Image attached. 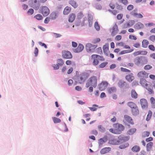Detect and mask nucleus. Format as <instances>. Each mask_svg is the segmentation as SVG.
I'll list each match as a JSON object with an SVG mask.
<instances>
[{
	"mask_svg": "<svg viewBox=\"0 0 155 155\" xmlns=\"http://www.w3.org/2000/svg\"><path fill=\"white\" fill-rule=\"evenodd\" d=\"M118 1L119 3H121L125 5L128 4V1L127 0H118Z\"/></svg>",
	"mask_w": 155,
	"mask_h": 155,
	"instance_id": "obj_46",
	"label": "nucleus"
},
{
	"mask_svg": "<svg viewBox=\"0 0 155 155\" xmlns=\"http://www.w3.org/2000/svg\"><path fill=\"white\" fill-rule=\"evenodd\" d=\"M71 10V8L70 7L68 6L66 7L63 12V14L65 15H68L70 13Z\"/></svg>",
	"mask_w": 155,
	"mask_h": 155,
	"instance_id": "obj_26",
	"label": "nucleus"
},
{
	"mask_svg": "<svg viewBox=\"0 0 155 155\" xmlns=\"http://www.w3.org/2000/svg\"><path fill=\"white\" fill-rule=\"evenodd\" d=\"M125 120L131 124H134V122L132 118L128 115H125L124 116Z\"/></svg>",
	"mask_w": 155,
	"mask_h": 155,
	"instance_id": "obj_16",
	"label": "nucleus"
},
{
	"mask_svg": "<svg viewBox=\"0 0 155 155\" xmlns=\"http://www.w3.org/2000/svg\"><path fill=\"white\" fill-rule=\"evenodd\" d=\"M108 64L107 62H104L101 63L99 66L100 68H104Z\"/></svg>",
	"mask_w": 155,
	"mask_h": 155,
	"instance_id": "obj_51",
	"label": "nucleus"
},
{
	"mask_svg": "<svg viewBox=\"0 0 155 155\" xmlns=\"http://www.w3.org/2000/svg\"><path fill=\"white\" fill-rule=\"evenodd\" d=\"M122 37L120 35H117L115 38V40L117 41H119L121 39Z\"/></svg>",
	"mask_w": 155,
	"mask_h": 155,
	"instance_id": "obj_60",
	"label": "nucleus"
},
{
	"mask_svg": "<svg viewBox=\"0 0 155 155\" xmlns=\"http://www.w3.org/2000/svg\"><path fill=\"white\" fill-rule=\"evenodd\" d=\"M107 138L104 137L102 138H101L98 140V143L100 145H102L107 141Z\"/></svg>",
	"mask_w": 155,
	"mask_h": 155,
	"instance_id": "obj_33",
	"label": "nucleus"
},
{
	"mask_svg": "<svg viewBox=\"0 0 155 155\" xmlns=\"http://www.w3.org/2000/svg\"><path fill=\"white\" fill-rule=\"evenodd\" d=\"M146 88L148 90L149 92V93L150 94H151L153 93V90L152 87L150 86V87H146Z\"/></svg>",
	"mask_w": 155,
	"mask_h": 155,
	"instance_id": "obj_52",
	"label": "nucleus"
},
{
	"mask_svg": "<svg viewBox=\"0 0 155 155\" xmlns=\"http://www.w3.org/2000/svg\"><path fill=\"white\" fill-rule=\"evenodd\" d=\"M111 150V148L109 147H104L100 151V153L104 154L108 153Z\"/></svg>",
	"mask_w": 155,
	"mask_h": 155,
	"instance_id": "obj_19",
	"label": "nucleus"
},
{
	"mask_svg": "<svg viewBox=\"0 0 155 155\" xmlns=\"http://www.w3.org/2000/svg\"><path fill=\"white\" fill-rule=\"evenodd\" d=\"M109 6L112 9H114L115 7L114 4L112 2H111L109 4Z\"/></svg>",
	"mask_w": 155,
	"mask_h": 155,
	"instance_id": "obj_63",
	"label": "nucleus"
},
{
	"mask_svg": "<svg viewBox=\"0 0 155 155\" xmlns=\"http://www.w3.org/2000/svg\"><path fill=\"white\" fill-rule=\"evenodd\" d=\"M133 51V50H132L130 51H129L128 50H123L120 51L119 53V55L123 54H125L128 53L132 51Z\"/></svg>",
	"mask_w": 155,
	"mask_h": 155,
	"instance_id": "obj_43",
	"label": "nucleus"
},
{
	"mask_svg": "<svg viewBox=\"0 0 155 155\" xmlns=\"http://www.w3.org/2000/svg\"><path fill=\"white\" fill-rule=\"evenodd\" d=\"M76 17L74 13L71 14L69 16L68 21L70 22H73Z\"/></svg>",
	"mask_w": 155,
	"mask_h": 155,
	"instance_id": "obj_28",
	"label": "nucleus"
},
{
	"mask_svg": "<svg viewBox=\"0 0 155 155\" xmlns=\"http://www.w3.org/2000/svg\"><path fill=\"white\" fill-rule=\"evenodd\" d=\"M135 23L134 20H130L126 22L124 25V28H127L132 26Z\"/></svg>",
	"mask_w": 155,
	"mask_h": 155,
	"instance_id": "obj_15",
	"label": "nucleus"
},
{
	"mask_svg": "<svg viewBox=\"0 0 155 155\" xmlns=\"http://www.w3.org/2000/svg\"><path fill=\"white\" fill-rule=\"evenodd\" d=\"M149 82H147L145 79H141L140 80V84L145 87H146L148 86V83Z\"/></svg>",
	"mask_w": 155,
	"mask_h": 155,
	"instance_id": "obj_22",
	"label": "nucleus"
},
{
	"mask_svg": "<svg viewBox=\"0 0 155 155\" xmlns=\"http://www.w3.org/2000/svg\"><path fill=\"white\" fill-rule=\"evenodd\" d=\"M117 91L116 88L114 87L108 88L107 91L109 94H111L115 93Z\"/></svg>",
	"mask_w": 155,
	"mask_h": 155,
	"instance_id": "obj_24",
	"label": "nucleus"
},
{
	"mask_svg": "<svg viewBox=\"0 0 155 155\" xmlns=\"http://www.w3.org/2000/svg\"><path fill=\"white\" fill-rule=\"evenodd\" d=\"M101 40L99 38H96L94 39L92 41V43L94 44H95L99 42Z\"/></svg>",
	"mask_w": 155,
	"mask_h": 155,
	"instance_id": "obj_53",
	"label": "nucleus"
},
{
	"mask_svg": "<svg viewBox=\"0 0 155 155\" xmlns=\"http://www.w3.org/2000/svg\"><path fill=\"white\" fill-rule=\"evenodd\" d=\"M143 60H145L147 61V59L145 57L140 56L136 57L134 60L135 64L137 65H139L140 64H143Z\"/></svg>",
	"mask_w": 155,
	"mask_h": 155,
	"instance_id": "obj_8",
	"label": "nucleus"
},
{
	"mask_svg": "<svg viewBox=\"0 0 155 155\" xmlns=\"http://www.w3.org/2000/svg\"><path fill=\"white\" fill-rule=\"evenodd\" d=\"M148 74L145 71H142L139 72L137 74V76L141 78H147L148 77Z\"/></svg>",
	"mask_w": 155,
	"mask_h": 155,
	"instance_id": "obj_14",
	"label": "nucleus"
},
{
	"mask_svg": "<svg viewBox=\"0 0 155 155\" xmlns=\"http://www.w3.org/2000/svg\"><path fill=\"white\" fill-rule=\"evenodd\" d=\"M109 131L110 132L114 134H117V133L115 129V128H114V129L113 128H110L109 129Z\"/></svg>",
	"mask_w": 155,
	"mask_h": 155,
	"instance_id": "obj_57",
	"label": "nucleus"
},
{
	"mask_svg": "<svg viewBox=\"0 0 155 155\" xmlns=\"http://www.w3.org/2000/svg\"><path fill=\"white\" fill-rule=\"evenodd\" d=\"M125 83L126 82L125 81L120 80L119 81L118 85L119 87L122 88L124 86Z\"/></svg>",
	"mask_w": 155,
	"mask_h": 155,
	"instance_id": "obj_37",
	"label": "nucleus"
},
{
	"mask_svg": "<svg viewBox=\"0 0 155 155\" xmlns=\"http://www.w3.org/2000/svg\"><path fill=\"white\" fill-rule=\"evenodd\" d=\"M131 74H128L126 75L125 77L126 80L128 82H131L134 79V77L133 76V74L132 73Z\"/></svg>",
	"mask_w": 155,
	"mask_h": 155,
	"instance_id": "obj_27",
	"label": "nucleus"
},
{
	"mask_svg": "<svg viewBox=\"0 0 155 155\" xmlns=\"http://www.w3.org/2000/svg\"><path fill=\"white\" fill-rule=\"evenodd\" d=\"M34 18L38 20H41L43 19V17L42 15L40 14H38L34 17Z\"/></svg>",
	"mask_w": 155,
	"mask_h": 155,
	"instance_id": "obj_42",
	"label": "nucleus"
},
{
	"mask_svg": "<svg viewBox=\"0 0 155 155\" xmlns=\"http://www.w3.org/2000/svg\"><path fill=\"white\" fill-rule=\"evenodd\" d=\"M57 64L60 66H62L64 64V61L62 59H59L57 60Z\"/></svg>",
	"mask_w": 155,
	"mask_h": 155,
	"instance_id": "obj_45",
	"label": "nucleus"
},
{
	"mask_svg": "<svg viewBox=\"0 0 155 155\" xmlns=\"http://www.w3.org/2000/svg\"><path fill=\"white\" fill-rule=\"evenodd\" d=\"M50 18L49 17H46L44 20V22L45 24H48L50 21Z\"/></svg>",
	"mask_w": 155,
	"mask_h": 155,
	"instance_id": "obj_61",
	"label": "nucleus"
},
{
	"mask_svg": "<svg viewBox=\"0 0 155 155\" xmlns=\"http://www.w3.org/2000/svg\"><path fill=\"white\" fill-rule=\"evenodd\" d=\"M129 146V144L128 143L122 144L119 146V148L120 149H124Z\"/></svg>",
	"mask_w": 155,
	"mask_h": 155,
	"instance_id": "obj_38",
	"label": "nucleus"
},
{
	"mask_svg": "<svg viewBox=\"0 0 155 155\" xmlns=\"http://www.w3.org/2000/svg\"><path fill=\"white\" fill-rule=\"evenodd\" d=\"M84 15L82 12H80L78 13L77 15V17L78 19H80L82 18Z\"/></svg>",
	"mask_w": 155,
	"mask_h": 155,
	"instance_id": "obj_47",
	"label": "nucleus"
},
{
	"mask_svg": "<svg viewBox=\"0 0 155 155\" xmlns=\"http://www.w3.org/2000/svg\"><path fill=\"white\" fill-rule=\"evenodd\" d=\"M131 113L134 116H137L139 114V110L137 106L131 110Z\"/></svg>",
	"mask_w": 155,
	"mask_h": 155,
	"instance_id": "obj_18",
	"label": "nucleus"
},
{
	"mask_svg": "<svg viewBox=\"0 0 155 155\" xmlns=\"http://www.w3.org/2000/svg\"><path fill=\"white\" fill-rule=\"evenodd\" d=\"M137 8L135 9L130 12V14L134 17H136L138 18H141L143 17V16L142 14L140 13H137Z\"/></svg>",
	"mask_w": 155,
	"mask_h": 155,
	"instance_id": "obj_11",
	"label": "nucleus"
},
{
	"mask_svg": "<svg viewBox=\"0 0 155 155\" xmlns=\"http://www.w3.org/2000/svg\"><path fill=\"white\" fill-rule=\"evenodd\" d=\"M148 48L150 50H152V51H154L155 50V47H154L153 45H150L149 46Z\"/></svg>",
	"mask_w": 155,
	"mask_h": 155,
	"instance_id": "obj_56",
	"label": "nucleus"
},
{
	"mask_svg": "<svg viewBox=\"0 0 155 155\" xmlns=\"http://www.w3.org/2000/svg\"><path fill=\"white\" fill-rule=\"evenodd\" d=\"M152 115V112L151 110H149L148 114L147 116L146 120L147 121H149L151 118Z\"/></svg>",
	"mask_w": 155,
	"mask_h": 155,
	"instance_id": "obj_41",
	"label": "nucleus"
},
{
	"mask_svg": "<svg viewBox=\"0 0 155 155\" xmlns=\"http://www.w3.org/2000/svg\"><path fill=\"white\" fill-rule=\"evenodd\" d=\"M108 85V83L105 81H102L98 85V88L100 91H102L105 89Z\"/></svg>",
	"mask_w": 155,
	"mask_h": 155,
	"instance_id": "obj_10",
	"label": "nucleus"
},
{
	"mask_svg": "<svg viewBox=\"0 0 155 155\" xmlns=\"http://www.w3.org/2000/svg\"><path fill=\"white\" fill-rule=\"evenodd\" d=\"M52 119L54 123H60L61 121V120L60 119L55 117H52Z\"/></svg>",
	"mask_w": 155,
	"mask_h": 155,
	"instance_id": "obj_40",
	"label": "nucleus"
},
{
	"mask_svg": "<svg viewBox=\"0 0 155 155\" xmlns=\"http://www.w3.org/2000/svg\"><path fill=\"white\" fill-rule=\"evenodd\" d=\"M97 76L94 75L91 76L87 81L86 87L88 88L90 86H93L94 87H95L97 85Z\"/></svg>",
	"mask_w": 155,
	"mask_h": 155,
	"instance_id": "obj_1",
	"label": "nucleus"
},
{
	"mask_svg": "<svg viewBox=\"0 0 155 155\" xmlns=\"http://www.w3.org/2000/svg\"><path fill=\"white\" fill-rule=\"evenodd\" d=\"M149 38L151 41L153 42H154L155 41V36L151 35L150 37Z\"/></svg>",
	"mask_w": 155,
	"mask_h": 155,
	"instance_id": "obj_64",
	"label": "nucleus"
},
{
	"mask_svg": "<svg viewBox=\"0 0 155 155\" xmlns=\"http://www.w3.org/2000/svg\"><path fill=\"white\" fill-rule=\"evenodd\" d=\"M92 21L93 17L88 14L87 15V19L86 17L84 18L80 25L82 26L86 25L88 23L89 26L91 27L92 25Z\"/></svg>",
	"mask_w": 155,
	"mask_h": 155,
	"instance_id": "obj_3",
	"label": "nucleus"
},
{
	"mask_svg": "<svg viewBox=\"0 0 155 155\" xmlns=\"http://www.w3.org/2000/svg\"><path fill=\"white\" fill-rule=\"evenodd\" d=\"M98 128L99 130L101 132H104L105 131V129L101 125H99L98 126Z\"/></svg>",
	"mask_w": 155,
	"mask_h": 155,
	"instance_id": "obj_44",
	"label": "nucleus"
},
{
	"mask_svg": "<svg viewBox=\"0 0 155 155\" xmlns=\"http://www.w3.org/2000/svg\"><path fill=\"white\" fill-rule=\"evenodd\" d=\"M103 49L104 53L107 54L109 50L108 44H106L105 45H103Z\"/></svg>",
	"mask_w": 155,
	"mask_h": 155,
	"instance_id": "obj_32",
	"label": "nucleus"
},
{
	"mask_svg": "<svg viewBox=\"0 0 155 155\" xmlns=\"http://www.w3.org/2000/svg\"><path fill=\"white\" fill-rule=\"evenodd\" d=\"M62 56L64 59H71L72 58V55L69 51L64 50L62 52Z\"/></svg>",
	"mask_w": 155,
	"mask_h": 155,
	"instance_id": "obj_7",
	"label": "nucleus"
},
{
	"mask_svg": "<svg viewBox=\"0 0 155 155\" xmlns=\"http://www.w3.org/2000/svg\"><path fill=\"white\" fill-rule=\"evenodd\" d=\"M94 27L97 30L99 31L100 29V27L98 22L96 21L94 23Z\"/></svg>",
	"mask_w": 155,
	"mask_h": 155,
	"instance_id": "obj_48",
	"label": "nucleus"
},
{
	"mask_svg": "<svg viewBox=\"0 0 155 155\" xmlns=\"http://www.w3.org/2000/svg\"><path fill=\"white\" fill-rule=\"evenodd\" d=\"M69 3L74 8H76L78 6V4L74 0H71L69 1Z\"/></svg>",
	"mask_w": 155,
	"mask_h": 155,
	"instance_id": "obj_35",
	"label": "nucleus"
},
{
	"mask_svg": "<svg viewBox=\"0 0 155 155\" xmlns=\"http://www.w3.org/2000/svg\"><path fill=\"white\" fill-rule=\"evenodd\" d=\"M113 127L115 128L117 133V134H120L121 133L122 131L124 129V127L120 124L116 123L113 124Z\"/></svg>",
	"mask_w": 155,
	"mask_h": 155,
	"instance_id": "obj_4",
	"label": "nucleus"
},
{
	"mask_svg": "<svg viewBox=\"0 0 155 155\" xmlns=\"http://www.w3.org/2000/svg\"><path fill=\"white\" fill-rule=\"evenodd\" d=\"M84 48V46L81 44H79L77 48L74 49V51L75 52H80L83 50Z\"/></svg>",
	"mask_w": 155,
	"mask_h": 155,
	"instance_id": "obj_21",
	"label": "nucleus"
},
{
	"mask_svg": "<svg viewBox=\"0 0 155 155\" xmlns=\"http://www.w3.org/2000/svg\"><path fill=\"white\" fill-rule=\"evenodd\" d=\"M127 105L131 109L135 108L137 106V105L134 103L130 101L127 103Z\"/></svg>",
	"mask_w": 155,
	"mask_h": 155,
	"instance_id": "obj_29",
	"label": "nucleus"
},
{
	"mask_svg": "<svg viewBox=\"0 0 155 155\" xmlns=\"http://www.w3.org/2000/svg\"><path fill=\"white\" fill-rule=\"evenodd\" d=\"M130 137L128 136H120L118 137V141L119 143H122L125 142L129 139Z\"/></svg>",
	"mask_w": 155,
	"mask_h": 155,
	"instance_id": "obj_13",
	"label": "nucleus"
},
{
	"mask_svg": "<svg viewBox=\"0 0 155 155\" xmlns=\"http://www.w3.org/2000/svg\"><path fill=\"white\" fill-rule=\"evenodd\" d=\"M150 135V132L148 131L144 132L143 133V137H148Z\"/></svg>",
	"mask_w": 155,
	"mask_h": 155,
	"instance_id": "obj_50",
	"label": "nucleus"
},
{
	"mask_svg": "<svg viewBox=\"0 0 155 155\" xmlns=\"http://www.w3.org/2000/svg\"><path fill=\"white\" fill-rule=\"evenodd\" d=\"M41 12L44 16L48 15L50 13L49 9L46 6H41L40 9Z\"/></svg>",
	"mask_w": 155,
	"mask_h": 155,
	"instance_id": "obj_6",
	"label": "nucleus"
},
{
	"mask_svg": "<svg viewBox=\"0 0 155 155\" xmlns=\"http://www.w3.org/2000/svg\"><path fill=\"white\" fill-rule=\"evenodd\" d=\"M152 68V66L149 65H145L144 67V69L145 70H149Z\"/></svg>",
	"mask_w": 155,
	"mask_h": 155,
	"instance_id": "obj_62",
	"label": "nucleus"
},
{
	"mask_svg": "<svg viewBox=\"0 0 155 155\" xmlns=\"http://www.w3.org/2000/svg\"><path fill=\"white\" fill-rule=\"evenodd\" d=\"M134 8V6L133 5H130L127 7V9L128 11H131Z\"/></svg>",
	"mask_w": 155,
	"mask_h": 155,
	"instance_id": "obj_55",
	"label": "nucleus"
},
{
	"mask_svg": "<svg viewBox=\"0 0 155 155\" xmlns=\"http://www.w3.org/2000/svg\"><path fill=\"white\" fill-rule=\"evenodd\" d=\"M94 56H96L97 57L98 59H100L101 61H104V57L98 55L96 54V55H94Z\"/></svg>",
	"mask_w": 155,
	"mask_h": 155,
	"instance_id": "obj_58",
	"label": "nucleus"
},
{
	"mask_svg": "<svg viewBox=\"0 0 155 155\" xmlns=\"http://www.w3.org/2000/svg\"><path fill=\"white\" fill-rule=\"evenodd\" d=\"M143 27V24L140 22H138L134 25V28L138 29L142 28Z\"/></svg>",
	"mask_w": 155,
	"mask_h": 155,
	"instance_id": "obj_31",
	"label": "nucleus"
},
{
	"mask_svg": "<svg viewBox=\"0 0 155 155\" xmlns=\"http://www.w3.org/2000/svg\"><path fill=\"white\" fill-rule=\"evenodd\" d=\"M34 12V10L32 8L29 9L28 11V13L30 15H32Z\"/></svg>",
	"mask_w": 155,
	"mask_h": 155,
	"instance_id": "obj_59",
	"label": "nucleus"
},
{
	"mask_svg": "<svg viewBox=\"0 0 155 155\" xmlns=\"http://www.w3.org/2000/svg\"><path fill=\"white\" fill-rule=\"evenodd\" d=\"M57 17V15L55 12H52L50 15L49 18L52 20L55 19Z\"/></svg>",
	"mask_w": 155,
	"mask_h": 155,
	"instance_id": "obj_36",
	"label": "nucleus"
},
{
	"mask_svg": "<svg viewBox=\"0 0 155 155\" xmlns=\"http://www.w3.org/2000/svg\"><path fill=\"white\" fill-rule=\"evenodd\" d=\"M140 150V147L138 145H134L131 149V151L133 152L137 153Z\"/></svg>",
	"mask_w": 155,
	"mask_h": 155,
	"instance_id": "obj_23",
	"label": "nucleus"
},
{
	"mask_svg": "<svg viewBox=\"0 0 155 155\" xmlns=\"http://www.w3.org/2000/svg\"><path fill=\"white\" fill-rule=\"evenodd\" d=\"M153 145V143L152 142L148 143L146 145V150L147 152L150 151L152 149Z\"/></svg>",
	"mask_w": 155,
	"mask_h": 155,
	"instance_id": "obj_25",
	"label": "nucleus"
},
{
	"mask_svg": "<svg viewBox=\"0 0 155 155\" xmlns=\"http://www.w3.org/2000/svg\"><path fill=\"white\" fill-rule=\"evenodd\" d=\"M111 32V35L112 36H115L118 32L119 30L117 25L115 24L112 29L110 30Z\"/></svg>",
	"mask_w": 155,
	"mask_h": 155,
	"instance_id": "obj_12",
	"label": "nucleus"
},
{
	"mask_svg": "<svg viewBox=\"0 0 155 155\" xmlns=\"http://www.w3.org/2000/svg\"><path fill=\"white\" fill-rule=\"evenodd\" d=\"M120 70H121V71L122 72H130V70L128 69H127L126 68H124L122 67H121L120 68Z\"/></svg>",
	"mask_w": 155,
	"mask_h": 155,
	"instance_id": "obj_54",
	"label": "nucleus"
},
{
	"mask_svg": "<svg viewBox=\"0 0 155 155\" xmlns=\"http://www.w3.org/2000/svg\"><path fill=\"white\" fill-rule=\"evenodd\" d=\"M89 75V74L87 72L81 73L77 77V81L79 83H83L88 78Z\"/></svg>",
	"mask_w": 155,
	"mask_h": 155,
	"instance_id": "obj_2",
	"label": "nucleus"
},
{
	"mask_svg": "<svg viewBox=\"0 0 155 155\" xmlns=\"http://www.w3.org/2000/svg\"><path fill=\"white\" fill-rule=\"evenodd\" d=\"M140 104L143 109L148 108V104L147 100L144 98H142L140 100Z\"/></svg>",
	"mask_w": 155,
	"mask_h": 155,
	"instance_id": "obj_9",
	"label": "nucleus"
},
{
	"mask_svg": "<svg viewBox=\"0 0 155 155\" xmlns=\"http://www.w3.org/2000/svg\"><path fill=\"white\" fill-rule=\"evenodd\" d=\"M131 96L133 98L136 99L137 97V94L134 90H132L131 91Z\"/></svg>",
	"mask_w": 155,
	"mask_h": 155,
	"instance_id": "obj_34",
	"label": "nucleus"
},
{
	"mask_svg": "<svg viewBox=\"0 0 155 155\" xmlns=\"http://www.w3.org/2000/svg\"><path fill=\"white\" fill-rule=\"evenodd\" d=\"M96 53L100 54H101L102 53V50L101 47H99L96 49Z\"/></svg>",
	"mask_w": 155,
	"mask_h": 155,
	"instance_id": "obj_49",
	"label": "nucleus"
},
{
	"mask_svg": "<svg viewBox=\"0 0 155 155\" xmlns=\"http://www.w3.org/2000/svg\"><path fill=\"white\" fill-rule=\"evenodd\" d=\"M108 143L112 145H118L119 144L118 139H117L114 138L110 139L108 142Z\"/></svg>",
	"mask_w": 155,
	"mask_h": 155,
	"instance_id": "obj_17",
	"label": "nucleus"
},
{
	"mask_svg": "<svg viewBox=\"0 0 155 155\" xmlns=\"http://www.w3.org/2000/svg\"><path fill=\"white\" fill-rule=\"evenodd\" d=\"M136 130L137 129L135 128H131L127 131V134L128 135H132L136 132Z\"/></svg>",
	"mask_w": 155,
	"mask_h": 155,
	"instance_id": "obj_30",
	"label": "nucleus"
},
{
	"mask_svg": "<svg viewBox=\"0 0 155 155\" xmlns=\"http://www.w3.org/2000/svg\"><path fill=\"white\" fill-rule=\"evenodd\" d=\"M149 44V41L147 40H143L142 42V45L143 48H146Z\"/></svg>",
	"mask_w": 155,
	"mask_h": 155,
	"instance_id": "obj_39",
	"label": "nucleus"
},
{
	"mask_svg": "<svg viewBox=\"0 0 155 155\" xmlns=\"http://www.w3.org/2000/svg\"><path fill=\"white\" fill-rule=\"evenodd\" d=\"M96 54H93L91 56V59L93 60V64L94 65H97L99 63V61L97 59V57L94 55H96Z\"/></svg>",
	"mask_w": 155,
	"mask_h": 155,
	"instance_id": "obj_20",
	"label": "nucleus"
},
{
	"mask_svg": "<svg viewBox=\"0 0 155 155\" xmlns=\"http://www.w3.org/2000/svg\"><path fill=\"white\" fill-rule=\"evenodd\" d=\"M97 45H93L90 43H87L86 45V48L87 52H93L97 47Z\"/></svg>",
	"mask_w": 155,
	"mask_h": 155,
	"instance_id": "obj_5",
	"label": "nucleus"
}]
</instances>
